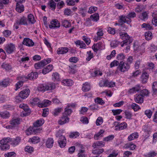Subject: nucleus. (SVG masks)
<instances>
[{
  "instance_id": "nucleus-1",
  "label": "nucleus",
  "mask_w": 157,
  "mask_h": 157,
  "mask_svg": "<svg viewBox=\"0 0 157 157\" xmlns=\"http://www.w3.org/2000/svg\"><path fill=\"white\" fill-rule=\"evenodd\" d=\"M56 88V84L53 82H48L47 83L41 84L37 88L38 91L45 92L48 90H52Z\"/></svg>"
},
{
  "instance_id": "nucleus-2",
  "label": "nucleus",
  "mask_w": 157,
  "mask_h": 157,
  "mask_svg": "<svg viewBox=\"0 0 157 157\" xmlns=\"http://www.w3.org/2000/svg\"><path fill=\"white\" fill-rule=\"evenodd\" d=\"M120 37L123 40L121 42V46L123 47L131 43L133 40L132 38L126 33L121 32L120 33Z\"/></svg>"
},
{
  "instance_id": "nucleus-3",
  "label": "nucleus",
  "mask_w": 157,
  "mask_h": 157,
  "mask_svg": "<svg viewBox=\"0 0 157 157\" xmlns=\"http://www.w3.org/2000/svg\"><path fill=\"white\" fill-rule=\"evenodd\" d=\"M130 68V65H129L123 61H121L117 69L121 72H124L127 71Z\"/></svg>"
},
{
  "instance_id": "nucleus-4",
  "label": "nucleus",
  "mask_w": 157,
  "mask_h": 157,
  "mask_svg": "<svg viewBox=\"0 0 157 157\" xmlns=\"http://www.w3.org/2000/svg\"><path fill=\"white\" fill-rule=\"evenodd\" d=\"M51 59L50 58H47L44 59L43 60L34 64V67L36 69L41 68L51 62Z\"/></svg>"
},
{
  "instance_id": "nucleus-5",
  "label": "nucleus",
  "mask_w": 157,
  "mask_h": 157,
  "mask_svg": "<svg viewBox=\"0 0 157 157\" xmlns=\"http://www.w3.org/2000/svg\"><path fill=\"white\" fill-rule=\"evenodd\" d=\"M19 107L24 110V112L23 113L22 115H21L22 116H26L30 114L31 110L27 104H21L19 105Z\"/></svg>"
},
{
  "instance_id": "nucleus-6",
  "label": "nucleus",
  "mask_w": 157,
  "mask_h": 157,
  "mask_svg": "<svg viewBox=\"0 0 157 157\" xmlns=\"http://www.w3.org/2000/svg\"><path fill=\"white\" fill-rule=\"evenodd\" d=\"M5 50L8 54H11L15 50V45L12 43H10L7 44L5 48Z\"/></svg>"
},
{
  "instance_id": "nucleus-7",
  "label": "nucleus",
  "mask_w": 157,
  "mask_h": 157,
  "mask_svg": "<svg viewBox=\"0 0 157 157\" xmlns=\"http://www.w3.org/2000/svg\"><path fill=\"white\" fill-rule=\"evenodd\" d=\"M119 22L121 23V25H122L124 23H127L128 24H129L131 22V19L129 18V17L128 16L125 15H122L120 16L119 17Z\"/></svg>"
},
{
  "instance_id": "nucleus-8",
  "label": "nucleus",
  "mask_w": 157,
  "mask_h": 157,
  "mask_svg": "<svg viewBox=\"0 0 157 157\" xmlns=\"http://www.w3.org/2000/svg\"><path fill=\"white\" fill-rule=\"evenodd\" d=\"M50 24L49 25V28L51 29H55L60 27V25L59 21L56 19L52 20Z\"/></svg>"
},
{
  "instance_id": "nucleus-9",
  "label": "nucleus",
  "mask_w": 157,
  "mask_h": 157,
  "mask_svg": "<svg viewBox=\"0 0 157 157\" xmlns=\"http://www.w3.org/2000/svg\"><path fill=\"white\" fill-rule=\"evenodd\" d=\"M104 44L101 42H99L96 44H94L92 47V48L94 52H97L99 49L104 48Z\"/></svg>"
},
{
  "instance_id": "nucleus-10",
  "label": "nucleus",
  "mask_w": 157,
  "mask_h": 157,
  "mask_svg": "<svg viewBox=\"0 0 157 157\" xmlns=\"http://www.w3.org/2000/svg\"><path fill=\"white\" fill-rule=\"evenodd\" d=\"M30 93V90L29 89L27 88L21 91L19 94L24 99L28 97Z\"/></svg>"
},
{
  "instance_id": "nucleus-11",
  "label": "nucleus",
  "mask_w": 157,
  "mask_h": 157,
  "mask_svg": "<svg viewBox=\"0 0 157 157\" xmlns=\"http://www.w3.org/2000/svg\"><path fill=\"white\" fill-rule=\"evenodd\" d=\"M58 142L61 148L64 147L66 146L67 142L65 136H61V138H59Z\"/></svg>"
},
{
  "instance_id": "nucleus-12",
  "label": "nucleus",
  "mask_w": 157,
  "mask_h": 157,
  "mask_svg": "<svg viewBox=\"0 0 157 157\" xmlns=\"http://www.w3.org/2000/svg\"><path fill=\"white\" fill-rule=\"evenodd\" d=\"M18 24L20 25H27V21L26 17L22 16L16 20Z\"/></svg>"
},
{
  "instance_id": "nucleus-13",
  "label": "nucleus",
  "mask_w": 157,
  "mask_h": 157,
  "mask_svg": "<svg viewBox=\"0 0 157 157\" xmlns=\"http://www.w3.org/2000/svg\"><path fill=\"white\" fill-rule=\"evenodd\" d=\"M22 43L23 44L28 46H33L34 45V43L32 40L29 38H26L24 39Z\"/></svg>"
},
{
  "instance_id": "nucleus-14",
  "label": "nucleus",
  "mask_w": 157,
  "mask_h": 157,
  "mask_svg": "<svg viewBox=\"0 0 157 157\" xmlns=\"http://www.w3.org/2000/svg\"><path fill=\"white\" fill-rule=\"evenodd\" d=\"M128 125L125 122H123L122 123H119L115 126L116 130H122L126 128L127 127Z\"/></svg>"
},
{
  "instance_id": "nucleus-15",
  "label": "nucleus",
  "mask_w": 157,
  "mask_h": 157,
  "mask_svg": "<svg viewBox=\"0 0 157 157\" xmlns=\"http://www.w3.org/2000/svg\"><path fill=\"white\" fill-rule=\"evenodd\" d=\"M149 78V74L146 71H143L142 72L141 76V81L143 83H145L147 82Z\"/></svg>"
},
{
  "instance_id": "nucleus-16",
  "label": "nucleus",
  "mask_w": 157,
  "mask_h": 157,
  "mask_svg": "<svg viewBox=\"0 0 157 157\" xmlns=\"http://www.w3.org/2000/svg\"><path fill=\"white\" fill-rule=\"evenodd\" d=\"M38 74L36 72H32L28 74L26 77H25L26 78L31 80H34L36 79L38 77Z\"/></svg>"
},
{
  "instance_id": "nucleus-17",
  "label": "nucleus",
  "mask_w": 157,
  "mask_h": 157,
  "mask_svg": "<svg viewBox=\"0 0 157 157\" xmlns=\"http://www.w3.org/2000/svg\"><path fill=\"white\" fill-rule=\"evenodd\" d=\"M69 118L67 116H66L63 114L61 117V119L58 121V123L59 124L62 125L68 122L69 121Z\"/></svg>"
},
{
  "instance_id": "nucleus-18",
  "label": "nucleus",
  "mask_w": 157,
  "mask_h": 157,
  "mask_svg": "<svg viewBox=\"0 0 157 157\" xmlns=\"http://www.w3.org/2000/svg\"><path fill=\"white\" fill-rule=\"evenodd\" d=\"M17 2L16 10V11L19 13H21L24 11V8L23 5L21 4L23 2Z\"/></svg>"
},
{
  "instance_id": "nucleus-19",
  "label": "nucleus",
  "mask_w": 157,
  "mask_h": 157,
  "mask_svg": "<svg viewBox=\"0 0 157 157\" xmlns=\"http://www.w3.org/2000/svg\"><path fill=\"white\" fill-rule=\"evenodd\" d=\"M138 17L141 20L145 21L148 18V13L147 11L144 12L138 15Z\"/></svg>"
},
{
  "instance_id": "nucleus-20",
  "label": "nucleus",
  "mask_w": 157,
  "mask_h": 157,
  "mask_svg": "<svg viewBox=\"0 0 157 157\" xmlns=\"http://www.w3.org/2000/svg\"><path fill=\"white\" fill-rule=\"evenodd\" d=\"M21 140V138L19 136H17L15 138L12 139L11 144L13 146H15L18 145Z\"/></svg>"
},
{
  "instance_id": "nucleus-21",
  "label": "nucleus",
  "mask_w": 157,
  "mask_h": 157,
  "mask_svg": "<svg viewBox=\"0 0 157 157\" xmlns=\"http://www.w3.org/2000/svg\"><path fill=\"white\" fill-rule=\"evenodd\" d=\"M20 119L19 118H13L10 121L11 126L15 127L20 124Z\"/></svg>"
},
{
  "instance_id": "nucleus-22",
  "label": "nucleus",
  "mask_w": 157,
  "mask_h": 157,
  "mask_svg": "<svg viewBox=\"0 0 157 157\" xmlns=\"http://www.w3.org/2000/svg\"><path fill=\"white\" fill-rule=\"evenodd\" d=\"M105 145V142L102 141H98L94 143L93 144L92 147L94 148H97L98 147H103Z\"/></svg>"
},
{
  "instance_id": "nucleus-23",
  "label": "nucleus",
  "mask_w": 157,
  "mask_h": 157,
  "mask_svg": "<svg viewBox=\"0 0 157 157\" xmlns=\"http://www.w3.org/2000/svg\"><path fill=\"white\" fill-rule=\"evenodd\" d=\"M90 85L88 82H85L82 85V90L84 92L89 91L90 90Z\"/></svg>"
},
{
  "instance_id": "nucleus-24",
  "label": "nucleus",
  "mask_w": 157,
  "mask_h": 157,
  "mask_svg": "<svg viewBox=\"0 0 157 157\" xmlns=\"http://www.w3.org/2000/svg\"><path fill=\"white\" fill-rule=\"evenodd\" d=\"M53 69V66L52 65H48L43 69L42 73L44 74H46L51 71Z\"/></svg>"
},
{
  "instance_id": "nucleus-25",
  "label": "nucleus",
  "mask_w": 157,
  "mask_h": 157,
  "mask_svg": "<svg viewBox=\"0 0 157 157\" xmlns=\"http://www.w3.org/2000/svg\"><path fill=\"white\" fill-rule=\"evenodd\" d=\"M144 99L143 96L141 94H136L134 98L135 101L139 104H141L143 102Z\"/></svg>"
},
{
  "instance_id": "nucleus-26",
  "label": "nucleus",
  "mask_w": 157,
  "mask_h": 157,
  "mask_svg": "<svg viewBox=\"0 0 157 157\" xmlns=\"http://www.w3.org/2000/svg\"><path fill=\"white\" fill-rule=\"evenodd\" d=\"M29 102L30 104L33 105H34L36 104L41 103L40 102V100L38 98L36 97L35 98H32L29 100Z\"/></svg>"
},
{
  "instance_id": "nucleus-27",
  "label": "nucleus",
  "mask_w": 157,
  "mask_h": 157,
  "mask_svg": "<svg viewBox=\"0 0 157 157\" xmlns=\"http://www.w3.org/2000/svg\"><path fill=\"white\" fill-rule=\"evenodd\" d=\"M103 82L104 83V86L105 87H112L115 85V83L112 82H109L107 80L103 81Z\"/></svg>"
},
{
  "instance_id": "nucleus-28",
  "label": "nucleus",
  "mask_w": 157,
  "mask_h": 157,
  "mask_svg": "<svg viewBox=\"0 0 157 157\" xmlns=\"http://www.w3.org/2000/svg\"><path fill=\"white\" fill-rule=\"evenodd\" d=\"M48 6L49 9L54 10L56 8V4L53 0L49 1L48 3Z\"/></svg>"
},
{
  "instance_id": "nucleus-29",
  "label": "nucleus",
  "mask_w": 157,
  "mask_h": 157,
  "mask_svg": "<svg viewBox=\"0 0 157 157\" xmlns=\"http://www.w3.org/2000/svg\"><path fill=\"white\" fill-rule=\"evenodd\" d=\"M68 50V49L67 47H62L58 48L57 52L58 54H63L67 52Z\"/></svg>"
},
{
  "instance_id": "nucleus-30",
  "label": "nucleus",
  "mask_w": 157,
  "mask_h": 157,
  "mask_svg": "<svg viewBox=\"0 0 157 157\" xmlns=\"http://www.w3.org/2000/svg\"><path fill=\"white\" fill-rule=\"evenodd\" d=\"M51 101L48 100H44L42 103L39 104V107H44L50 105Z\"/></svg>"
},
{
  "instance_id": "nucleus-31",
  "label": "nucleus",
  "mask_w": 157,
  "mask_h": 157,
  "mask_svg": "<svg viewBox=\"0 0 157 157\" xmlns=\"http://www.w3.org/2000/svg\"><path fill=\"white\" fill-rule=\"evenodd\" d=\"M138 134L135 132L131 134L128 137V139L129 141H131L136 139L138 137Z\"/></svg>"
},
{
  "instance_id": "nucleus-32",
  "label": "nucleus",
  "mask_w": 157,
  "mask_h": 157,
  "mask_svg": "<svg viewBox=\"0 0 157 157\" xmlns=\"http://www.w3.org/2000/svg\"><path fill=\"white\" fill-rule=\"evenodd\" d=\"M44 119H41L37 120L33 123V126L40 127L44 123Z\"/></svg>"
},
{
  "instance_id": "nucleus-33",
  "label": "nucleus",
  "mask_w": 157,
  "mask_h": 157,
  "mask_svg": "<svg viewBox=\"0 0 157 157\" xmlns=\"http://www.w3.org/2000/svg\"><path fill=\"white\" fill-rule=\"evenodd\" d=\"M12 140V138L9 137H5L0 140V144H8V143H11Z\"/></svg>"
},
{
  "instance_id": "nucleus-34",
  "label": "nucleus",
  "mask_w": 157,
  "mask_h": 157,
  "mask_svg": "<svg viewBox=\"0 0 157 157\" xmlns=\"http://www.w3.org/2000/svg\"><path fill=\"white\" fill-rule=\"evenodd\" d=\"M10 117V114L9 112L7 111L0 112V117L3 118H8Z\"/></svg>"
},
{
  "instance_id": "nucleus-35",
  "label": "nucleus",
  "mask_w": 157,
  "mask_h": 157,
  "mask_svg": "<svg viewBox=\"0 0 157 157\" xmlns=\"http://www.w3.org/2000/svg\"><path fill=\"white\" fill-rule=\"evenodd\" d=\"M54 141L53 139L51 138H48L46 142V146L48 148L52 147L53 145Z\"/></svg>"
},
{
  "instance_id": "nucleus-36",
  "label": "nucleus",
  "mask_w": 157,
  "mask_h": 157,
  "mask_svg": "<svg viewBox=\"0 0 157 157\" xmlns=\"http://www.w3.org/2000/svg\"><path fill=\"white\" fill-rule=\"evenodd\" d=\"M9 80L8 79H5L2 81H0V87H5L9 84Z\"/></svg>"
},
{
  "instance_id": "nucleus-37",
  "label": "nucleus",
  "mask_w": 157,
  "mask_h": 157,
  "mask_svg": "<svg viewBox=\"0 0 157 157\" xmlns=\"http://www.w3.org/2000/svg\"><path fill=\"white\" fill-rule=\"evenodd\" d=\"M40 141V138L38 137L33 136L30 138L29 140V142H32L34 144H36L39 143Z\"/></svg>"
},
{
  "instance_id": "nucleus-38",
  "label": "nucleus",
  "mask_w": 157,
  "mask_h": 157,
  "mask_svg": "<svg viewBox=\"0 0 157 157\" xmlns=\"http://www.w3.org/2000/svg\"><path fill=\"white\" fill-rule=\"evenodd\" d=\"M77 46H79L80 48H85L86 45L83 41L81 40H77L75 42Z\"/></svg>"
},
{
  "instance_id": "nucleus-39",
  "label": "nucleus",
  "mask_w": 157,
  "mask_h": 157,
  "mask_svg": "<svg viewBox=\"0 0 157 157\" xmlns=\"http://www.w3.org/2000/svg\"><path fill=\"white\" fill-rule=\"evenodd\" d=\"M90 18L92 21L97 22L99 19V14L97 13L94 14L90 16Z\"/></svg>"
},
{
  "instance_id": "nucleus-40",
  "label": "nucleus",
  "mask_w": 157,
  "mask_h": 157,
  "mask_svg": "<svg viewBox=\"0 0 157 157\" xmlns=\"http://www.w3.org/2000/svg\"><path fill=\"white\" fill-rule=\"evenodd\" d=\"M10 146L8 144H1L0 145V149L2 151H6L9 149Z\"/></svg>"
},
{
  "instance_id": "nucleus-41",
  "label": "nucleus",
  "mask_w": 157,
  "mask_h": 157,
  "mask_svg": "<svg viewBox=\"0 0 157 157\" xmlns=\"http://www.w3.org/2000/svg\"><path fill=\"white\" fill-rule=\"evenodd\" d=\"M152 90L153 94H156L157 93V82H154L153 83Z\"/></svg>"
},
{
  "instance_id": "nucleus-42",
  "label": "nucleus",
  "mask_w": 157,
  "mask_h": 157,
  "mask_svg": "<svg viewBox=\"0 0 157 157\" xmlns=\"http://www.w3.org/2000/svg\"><path fill=\"white\" fill-rule=\"evenodd\" d=\"M145 39L147 40H149L152 38V33L150 31L145 32Z\"/></svg>"
},
{
  "instance_id": "nucleus-43",
  "label": "nucleus",
  "mask_w": 157,
  "mask_h": 157,
  "mask_svg": "<svg viewBox=\"0 0 157 157\" xmlns=\"http://www.w3.org/2000/svg\"><path fill=\"white\" fill-rule=\"evenodd\" d=\"M28 20L31 24H33L35 22V20L33 15L32 14H30L28 16Z\"/></svg>"
},
{
  "instance_id": "nucleus-44",
  "label": "nucleus",
  "mask_w": 157,
  "mask_h": 157,
  "mask_svg": "<svg viewBox=\"0 0 157 157\" xmlns=\"http://www.w3.org/2000/svg\"><path fill=\"white\" fill-rule=\"evenodd\" d=\"M62 82L65 85L70 86L72 85L73 83L72 80L71 79H64L62 81Z\"/></svg>"
},
{
  "instance_id": "nucleus-45",
  "label": "nucleus",
  "mask_w": 157,
  "mask_h": 157,
  "mask_svg": "<svg viewBox=\"0 0 157 157\" xmlns=\"http://www.w3.org/2000/svg\"><path fill=\"white\" fill-rule=\"evenodd\" d=\"M62 25L66 28H69L71 26V24L67 20H64L62 21Z\"/></svg>"
},
{
  "instance_id": "nucleus-46",
  "label": "nucleus",
  "mask_w": 157,
  "mask_h": 157,
  "mask_svg": "<svg viewBox=\"0 0 157 157\" xmlns=\"http://www.w3.org/2000/svg\"><path fill=\"white\" fill-rule=\"evenodd\" d=\"M104 151V149L103 148L100 149H97L93 150L92 153L95 155H100Z\"/></svg>"
},
{
  "instance_id": "nucleus-47",
  "label": "nucleus",
  "mask_w": 157,
  "mask_h": 157,
  "mask_svg": "<svg viewBox=\"0 0 157 157\" xmlns=\"http://www.w3.org/2000/svg\"><path fill=\"white\" fill-rule=\"evenodd\" d=\"M141 27L143 28H145L146 29L152 30L153 29L152 26L148 24L143 23L141 25Z\"/></svg>"
},
{
  "instance_id": "nucleus-48",
  "label": "nucleus",
  "mask_w": 157,
  "mask_h": 157,
  "mask_svg": "<svg viewBox=\"0 0 157 157\" xmlns=\"http://www.w3.org/2000/svg\"><path fill=\"white\" fill-rule=\"evenodd\" d=\"M80 135L79 133L77 132H72L70 133L69 135V137L71 138H75L78 137Z\"/></svg>"
},
{
  "instance_id": "nucleus-49",
  "label": "nucleus",
  "mask_w": 157,
  "mask_h": 157,
  "mask_svg": "<svg viewBox=\"0 0 157 157\" xmlns=\"http://www.w3.org/2000/svg\"><path fill=\"white\" fill-rule=\"evenodd\" d=\"M105 131L103 129H101L100 131L97 133L95 134L94 135V138L95 140H98V138L102 134H103Z\"/></svg>"
},
{
  "instance_id": "nucleus-50",
  "label": "nucleus",
  "mask_w": 157,
  "mask_h": 157,
  "mask_svg": "<svg viewBox=\"0 0 157 157\" xmlns=\"http://www.w3.org/2000/svg\"><path fill=\"white\" fill-rule=\"evenodd\" d=\"M63 110V109L61 108H56L52 112V113L55 116H56Z\"/></svg>"
},
{
  "instance_id": "nucleus-51",
  "label": "nucleus",
  "mask_w": 157,
  "mask_h": 157,
  "mask_svg": "<svg viewBox=\"0 0 157 157\" xmlns=\"http://www.w3.org/2000/svg\"><path fill=\"white\" fill-rule=\"evenodd\" d=\"M72 112V110L71 109L66 108L64 109V112L63 113V114L66 116H67L70 115Z\"/></svg>"
},
{
  "instance_id": "nucleus-52",
  "label": "nucleus",
  "mask_w": 157,
  "mask_h": 157,
  "mask_svg": "<svg viewBox=\"0 0 157 157\" xmlns=\"http://www.w3.org/2000/svg\"><path fill=\"white\" fill-rule=\"evenodd\" d=\"M77 155L78 157H86L85 151L82 149L79 150Z\"/></svg>"
},
{
  "instance_id": "nucleus-53",
  "label": "nucleus",
  "mask_w": 157,
  "mask_h": 157,
  "mask_svg": "<svg viewBox=\"0 0 157 157\" xmlns=\"http://www.w3.org/2000/svg\"><path fill=\"white\" fill-rule=\"evenodd\" d=\"M125 58V56L124 54L121 53L118 54L117 55L116 59L119 61H121L124 60Z\"/></svg>"
},
{
  "instance_id": "nucleus-54",
  "label": "nucleus",
  "mask_w": 157,
  "mask_h": 157,
  "mask_svg": "<svg viewBox=\"0 0 157 157\" xmlns=\"http://www.w3.org/2000/svg\"><path fill=\"white\" fill-rule=\"evenodd\" d=\"M141 94L143 97L146 96H149V92L148 90L146 89H144L142 90H141L140 92Z\"/></svg>"
},
{
  "instance_id": "nucleus-55",
  "label": "nucleus",
  "mask_w": 157,
  "mask_h": 157,
  "mask_svg": "<svg viewBox=\"0 0 157 157\" xmlns=\"http://www.w3.org/2000/svg\"><path fill=\"white\" fill-rule=\"evenodd\" d=\"M114 136L113 135H110L103 138V140L106 142H108L112 140L114 138Z\"/></svg>"
},
{
  "instance_id": "nucleus-56",
  "label": "nucleus",
  "mask_w": 157,
  "mask_h": 157,
  "mask_svg": "<svg viewBox=\"0 0 157 157\" xmlns=\"http://www.w3.org/2000/svg\"><path fill=\"white\" fill-rule=\"evenodd\" d=\"M1 67L6 70H9L11 69V66L7 63H3Z\"/></svg>"
},
{
  "instance_id": "nucleus-57",
  "label": "nucleus",
  "mask_w": 157,
  "mask_h": 157,
  "mask_svg": "<svg viewBox=\"0 0 157 157\" xmlns=\"http://www.w3.org/2000/svg\"><path fill=\"white\" fill-rule=\"evenodd\" d=\"M125 117L127 119H131V117L132 116V114L131 112L128 111H125L124 112Z\"/></svg>"
},
{
  "instance_id": "nucleus-58",
  "label": "nucleus",
  "mask_w": 157,
  "mask_h": 157,
  "mask_svg": "<svg viewBox=\"0 0 157 157\" xmlns=\"http://www.w3.org/2000/svg\"><path fill=\"white\" fill-rule=\"evenodd\" d=\"M116 54V51L115 50H113L110 55L107 56H106V59L108 60H110L112 57H114L115 56Z\"/></svg>"
},
{
  "instance_id": "nucleus-59",
  "label": "nucleus",
  "mask_w": 157,
  "mask_h": 157,
  "mask_svg": "<svg viewBox=\"0 0 157 157\" xmlns=\"http://www.w3.org/2000/svg\"><path fill=\"white\" fill-rule=\"evenodd\" d=\"M52 79L54 81H59L60 80L59 77V75L57 73H53L52 75Z\"/></svg>"
},
{
  "instance_id": "nucleus-60",
  "label": "nucleus",
  "mask_w": 157,
  "mask_h": 157,
  "mask_svg": "<svg viewBox=\"0 0 157 157\" xmlns=\"http://www.w3.org/2000/svg\"><path fill=\"white\" fill-rule=\"evenodd\" d=\"M87 54L88 56L86 58V59L87 61H89L94 57V55L93 53L91 52V51H89L87 52Z\"/></svg>"
},
{
  "instance_id": "nucleus-61",
  "label": "nucleus",
  "mask_w": 157,
  "mask_h": 157,
  "mask_svg": "<svg viewBox=\"0 0 157 157\" xmlns=\"http://www.w3.org/2000/svg\"><path fill=\"white\" fill-rule=\"evenodd\" d=\"M23 82L22 81H19L15 85L16 88L15 89V90H17L23 85Z\"/></svg>"
},
{
  "instance_id": "nucleus-62",
  "label": "nucleus",
  "mask_w": 157,
  "mask_h": 157,
  "mask_svg": "<svg viewBox=\"0 0 157 157\" xmlns=\"http://www.w3.org/2000/svg\"><path fill=\"white\" fill-rule=\"evenodd\" d=\"M98 8L95 6H91L89 8L88 13L90 14L94 13L97 10Z\"/></svg>"
},
{
  "instance_id": "nucleus-63",
  "label": "nucleus",
  "mask_w": 157,
  "mask_h": 157,
  "mask_svg": "<svg viewBox=\"0 0 157 157\" xmlns=\"http://www.w3.org/2000/svg\"><path fill=\"white\" fill-rule=\"evenodd\" d=\"M145 115L149 118H150L152 114V112L150 109L147 110L145 111Z\"/></svg>"
},
{
  "instance_id": "nucleus-64",
  "label": "nucleus",
  "mask_w": 157,
  "mask_h": 157,
  "mask_svg": "<svg viewBox=\"0 0 157 157\" xmlns=\"http://www.w3.org/2000/svg\"><path fill=\"white\" fill-rule=\"evenodd\" d=\"M95 101L97 104L101 105H103L105 103V102L102 98L98 97L95 99Z\"/></svg>"
}]
</instances>
